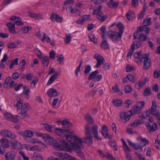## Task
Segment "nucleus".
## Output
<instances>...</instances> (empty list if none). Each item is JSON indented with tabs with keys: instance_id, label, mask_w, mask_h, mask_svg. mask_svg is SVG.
Wrapping results in <instances>:
<instances>
[{
	"instance_id": "22",
	"label": "nucleus",
	"mask_w": 160,
	"mask_h": 160,
	"mask_svg": "<svg viewBox=\"0 0 160 160\" xmlns=\"http://www.w3.org/2000/svg\"><path fill=\"white\" fill-rule=\"evenodd\" d=\"M147 7L146 3H144L143 6V10L141 11L138 14V19H142L144 16V13L147 10Z\"/></svg>"
},
{
	"instance_id": "13",
	"label": "nucleus",
	"mask_w": 160,
	"mask_h": 160,
	"mask_svg": "<svg viewBox=\"0 0 160 160\" xmlns=\"http://www.w3.org/2000/svg\"><path fill=\"white\" fill-rule=\"evenodd\" d=\"M108 127L105 125H103L102 127L101 133L104 137L105 138H108L111 139V136L109 135L108 133Z\"/></svg>"
},
{
	"instance_id": "6",
	"label": "nucleus",
	"mask_w": 160,
	"mask_h": 160,
	"mask_svg": "<svg viewBox=\"0 0 160 160\" xmlns=\"http://www.w3.org/2000/svg\"><path fill=\"white\" fill-rule=\"evenodd\" d=\"M58 156L60 158L61 160H65L66 158L68 160H73L74 157L70 155L67 153L65 152L63 153L60 152L58 154ZM48 160H59L58 158H53L52 157L49 158Z\"/></svg>"
},
{
	"instance_id": "19",
	"label": "nucleus",
	"mask_w": 160,
	"mask_h": 160,
	"mask_svg": "<svg viewBox=\"0 0 160 160\" xmlns=\"http://www.w3.org/2000/svg\"><path fill=\"white\" fill-rule=\"evenodd\" d=\"M60 123L62 124V127L64 128H68L71 127L72 124L67 119H65L61 121Z\"/></svg>"
},
{
	"instance_id": "62",
	"label": "nucleus",
	"mask_w": 160,
	"mask_h": 160,
	"mask_svg": "<svg viewBox=\"0 0 160 160\" xmlns=\"http://www.w3.org/2000/svg\"><path fill=\"white\" fill-rule=\"evenodd\" d=\"M7 47L10 49H13L17 48L16 44L14 42L9 43L8 44Z\"/></svg>"
},
{
	"instance_id": "18",
	"label": "nucleus",
	"mask_w": 160,
	"mask_h": 160,
	"mask_svg": "<svg viewBox=\"0 0 160 160\" xmlns=\"http://www.w3.org/2000/svg\"><path fill=\"white\" fill-rule=\"evenodd\" d=\"M84 118L87 122H88L90 125L94 123V119L88 113L84 115Z\"/></svg>"
},
{
	"instance_id": "50",
	"label": "nucleus",
	"mask_w": 160,
	"mask_h": 160,
	"mask_svg": "<svg viewBox=\"0 0 160 160\" xmlns=\"http://www.w3.org/2000/svg\"><path fill=\"white\" fill-rule=\"evenodd\" d=\"M21 30L23 33H27L28 31L32 29V27L30 26H27L24 27H22L21 28Z\"/></svg>"
},
{
	"instance_id": "24",
	"label": "nucleus",
	"mask_w": 160,
	"mask_h": 160,
	"mask_svg": "<svg viewBox=\"0 0 160 160\" xmlns=\"http://www.w3.org/2000/svg\"><path fill=\"white\" fill-rule=\"evenodd\" d=\"M30 92V90L26 86H24L23 87V93L25 95V97L27 99H29L30 98L29 92Z\"/></svg>"
},
{
	"instance_id": "4",
	"label": "nucleus",
	"mask_w": 160,
	"mask_h": 160,
	"mask_svg": "<svg viewBox=\"0 0 160 160\" xmlns=\"http://www.w3.org/2000/svg\"><path fill=\"white\" fill-rule=\"evenodd\" d=\"M122 34L123 31L122 30L120 31V32L112 31H109L108 32V35L109 38L115 43H118V41L121 39Z\"/></svg>"
},
{
	"instance_id": "51",
	"label": "nucleus",
	"mask_w": 160,
	"mask_h": 160,
	"mask_svg": "<svg viewBox=\"0 0 160 160\" xmlns=\"http://www.w3.org/2000/svg\"><path fill=\"white\" fill-rule=\"evenodd\" d=\"M89 38L90 40L94 43H97V39L95 37L93 34H91L88 35Z\"/></svg>"
},
{
	"instance_id": "48",
	"label": "nucleus",
	"mask_w": 160,
	"mask_h": 160,
	"mask_svg": "<svg viewBox=\"0 0 160 160\" xmlns=\"http://www.w3.org/2000/svg\"><path fill=\"white\" fill-rule=\"evenodd\" d=\"M17 117H18L21 119H22L28 117V114L26 112H22L20 113Z\"/></svg>"
},
{
	"instance_id": "49",
	"label": "nucleus",
	"mask_w": 160,
	"mask_h": 160,
	"mask_svg": "<svg viewBox=\"0 0 160 160\" xmlns=\"http://www.w3.org/2000/svg\"><path fill=\"white\" fill-rule=\"evenodd\" d=\"M122 103V102L120 100H113V104L117 107L120 106L121 105Z\"/></svg>"
},
{
	"instance_id": "29",
	"label": "nucleus",
	"mask_w": 160,
	"mask_h": 160,
	"mask_svg": "<svg viewBox=\"0 0 160 160\" xmlns=\"http://www.w3.org/2000/svg\"><path fill=\"white\" fill-rule=\"evenodd\" d=\"M58 59L57 61L60 64L62 65L64 63V58L62 54L58 55L57 56Z\"/></svg>"
},
{
	"instance_id": "37",
	"label": "nucleus",
	"mask_w": 160,
	"mask_h": 160,
	"mask_svg": "<svg viewBox=\"0 0 160 160\" xmlns=\"http://www.w3.org/2000/svg\"><path fill=\"white\" fill-rule=\"evenodd\" d=\"M44 128L48 131L52 132L53 127L51 126L49 124L47 123H44L43 124Z\"/></svg>"
},
{
	"instance_id": "5",
	"label": "nucleus",
	"mask_w": 160,
	"mask_h": 160,
	"mask_svg": "<svg viewBox=\"0 0 160 160\" xmlns=\"http://www.w3.org/2000/svg\"><path fill=\"white\" fill-rule=\"evenodd\" d=\"M159 112L157 110V105L155 101L152 102V105L151 109H149L145 112V114H143L139 116L141 118L145 119L148 117L151 114L154 116L158 114Z\"/></svg>"
},
{
	"instance_id": "46",
	"label": "nucleus",
	"mask_w": 160,
	"mask_h": 160,
	"mask_svg": "<svg viewBox=\"0 0 160 160\" xmlns=\"http://www.w3.org/2000/svg\"><path fill=\"white\" fill-rule=\"evenodd\" d=\"M151 94V89L149 88H147L144 89L143 93V95L144 96L150 95Z\"/></svg>"
},
{
	"instance_id": "64",
	"label": "nucleus",
	"mask_w": 160,
	"mask_h": 160,
	"mask_svg": "<svg viewBox=\"0 0 160 160\" xmlns=\"http://www.w3.org/2000/svg\"><path fill=\"white\" fill-rule=\"evenodd\" d=\"M133 129L130 126L128 125L126 129V131L127 133L130 134H133L132 129Z\"/></svg>"
},
{
	"instance_id": "47",
	"label": "nucleus",
	"mask_w": 160,
	"mask_h": 160,
	"mask_svg": "<svg viewBox=\"0 0 160 160\" xmlns=\"http://www.w3.org/2000/svg\"><path fill=\"white\" fill-rule=\"evenodd\" d=\"M126 71L127 72H129L131 71H133L136 69L133 66H129L127 65L126 66Z\"/></svg>"
},
{
	"instance_id": "35",
	"label": "nucleus",
	"mask_w": 160,
	"mask_h": 160,
	"mask_svg": "<svg viewBox=\"0 0 160 160\" xmlns=\"http://www.w3.org/2000/svg\"><path fill=\"white\" fill-rule=\"evenodd\" d=\"M30 105L28 103H25L23 104L21 109L22 112H27L29 109Z\"/></svg>"
},
{
	"instance_id": "56",
	"label": "nucleus",
	"mask_w": 160,
	"mask_h": 160,
	"mask_svg": "<svg viewBox=\"0 0 160 160\" xmlns=\"http://www.w3.org/2000/svg\"><path fill=\"white\" fill-rule=\"evenodd\" d=\"M124 90L126 93H129L132 91V89L130 86L127 85L125 87Z\"/></svg>"
},
{
	"instance_id": "1",
	"label": "nucleus",
	"mask_w": 160,
	"mask_h": 160,
	"mask_svg": "<svg viewBox=\"0 0 160 160\" xmlns=\"http://www.w3.org/2000/svg\"><path fill=\"white\" fill-rule=\"evenodd\" d=\"M85 134L86 137L83 139L80 138L78 136L76 137L75 142L72 141L71 143L73 149L76 151L78 153V155L82 159L85 160V158L83 152L81 151V148L83 143H85L90 145L92 144V136L90 132L89 126L87 125L85 126Z\"/></svg>"
},
{
	"instance_id": "31",
	"label": "nucleus",
	"mask_w": 160,
	"mask_h": 160,
	"mask_svg": "<svg viewBox=\"0 0 160 160\" xmlns=\"http://www.w3.org/2000/svg\"><path fill=\"white\" fill-rule=\"evenodd\" d=\"M140 42L139 41H136L133 43L131 46V48L135 50L136 49H138L140 47Z\"/></svg>"
},
{
	"instance_id": "28",
	"label": "nucleus",
	"mask_w": 160,
	"mask_h": 160,
	"mask_svg": "<svg viewBox=\"0 0 160 160\" xmlns=\"http://www.w3.org/2000/svg\"><path fill=\"white\" fill-rule=\"evenodd\" d=\"M42 138L45 141H47L49 143H50L51 141L52 140L53 138L50 136L48 134H44V135H42Z\"/></svg>"
},
{
	"instance_id": "41",
	"label": "nucleus",
	"mask_w": 160,
	"mask_h": 160,
	"mask_svg": "<svg viewBox=\"0 0 160 160\" xmlns=\"http://www.w3.org/2000/svg\"><path fill=\"white\" fill-rule=\"evenodd\" d=\"M29 15L30 16L37 19H39L41 18V15H40L33 12H30Z\"/></svg>"
},
{
	"instance_id": "40",
	"label": "nucleus",
	"mask_w": 160,
	"mask_h": 160,
	"mask_svg": "<svg viewBox=\"0 0 160 160\" xmlns=\"http://www.w3.org/2000/svg\"><path fill=\"white\" fill-rule=\"evenodd\" d=\"M106 27L105 26L102 27L100 29L101 30V34L103 39L105 38V33H106Z\"/></svg>"
},
{
	"instance_id": "2",
	"label": "nucleus",
	"mask_w": 160,
	"mask_h": 160,
	"mask_svg": "<svg viewBox=\"0 0 160 160\" xmlns=\"http://www.w3.org/2000/svg\"><path fill=\"white\" fill-rule=\"evenodd\" d=\"M55 133L56 134L61 137L65 136L66 139L70 143L72 141L75 142L76 137H78L75 135H72L68 130H63L59 128H56Z\"/></svg>"
},
{
	"instance_id": "38",
	"label": "nucleus",
	"mask_w": 160,
	"mask_h": 160,
	"mask_svg": "<svg viewBox=\"0 0 160 160\" xmlns=\"http://www.w3.org/2000/svg\"><path fill=\"white\" fill-rule=\"evenodd\" d=\"M66 37L64 38V40L65 44L69 43L71 40V34L68 33L66 35Z\"/></svg>"
},
{
	"instance_id": "57",
	"label": "nucleus",
	"mask_w": 160,
	"mask_h": 160,
	"mask_svg": "<svg viewBox=\"0 0 160 160\" xmlns=\"http://www.w3.org/2000/svg\"><path fill=\"white\" fill-rule=\"evenodd\" d=\"M38 82V80L37 77L34 78V80L30 83V86L31 88H33L34 87L36 83Z\"/></svg>"
},
{
	"instance_id": "8",
	"label": "nucleus",
	"mask_w": 160,
	"mask_h": 160,
	"mask_svg": "<svg viewBox=\"0 0 160 160\" xmlns=\"http://www.w3.org/2000/svg\"><path fill=\"white\" fill-rule=\"evenodd\" d=\"M89 125V129L90 132L92 134V132L93 133L94 137L97 140H101L102 138L98 137V126L97 125H93L92 127H91L89 124H87L85 126H85L87 125Z\"/></svg>"
},
{
	"instance_id": "20",
	"label": "nucleus",
	"mask_w": 160,
	"mask_h": 160,
	"mask_svg": "<svg viewBox=\"0 0 160 160\" xmlns=\"http://www.w3.org/2000/svg\"><path fill=\"white\" fill-rule=\"evenodd\" d=\"M145 125L147 129L151 131H155L157 129V126L156 123H153L152 125L149 123H146Z\"/></svg>"
},
{
	"instance_id": "33",
	"label": "nucleus",
	"mask_w": 160,
	"mask_h": 160,
	"mask_svg": "<svg viewBox=\"0 0 160 160\" xmlns=\"http://www.w3.org/2000/svg\"><path fill=\"white\" fill-rule=\"evenodd\" d=\"M139 39L141 41H147L148 39L149 40L150 38H148L145 34H139Z\"/></svg>"
},
{
	"instance_id": "9",
	"label": "nucleus",
	"mask_w": 160,
	"mask_h": 160,
	"mask_svg": "<svg viewBox=\"0 0 160 160\" xmlns=\"http://www.w3.org/2000/svg\"><path fill=\"white\" fill-rule=\"evenodd\" d=\"M97 61V63L95 66L96 68H98L103 65L105 62V59L100 54H96L93 56Z\"/></svg>"
},
{
	"instance_id": "11",
	"label": "nucleus",
	"mask_w": 160,
	"mask_h": 160,
	"mask_svg": "<svg viewBox=\"0 0 160 160\" xmlns=\"http://www.w3.org/2000/svg\"><path fill=\"white\" fill-rule=\"evenodd\" d=\"M145 54H143L141 52H136L134 54L135 58V61L138 64H140L143 61V58Z\"/></svg>"
},
{
	"instance_id": "36",
	"label": "nucleus",
	"mask_w": 160,
	"mask_h": 160,
	"mask_svg": "<svg viewBox=\"0 0 160 160\" xmlns=\"http://www.w3.org/2000/svg\"><path fill=\"white\" fill-rule=\"evenodd\" d=\"M127 78L129 81L134 83L135 82L136 78L134 76L131 74H127Z\"/></svg>"
},
{
	"instance_id": "23",
	"label": "nucleus",
	"mask_w": 160,
	"mask_h": 160,
	"mask_svg": "<svg viewBox=\"0 0 160 160\" xmlns=\"http://www.w3.org/2000/svg\"><path fill=\"white\" fill-rule=\"evenodd\" d=\"M113 0H106L108 2L107 4L111 8H114L118 7V3L117 2H114Z\"/></svg>"
},
{
	"instance_id": "26",
	"label": "nucleus",
	"mask_w": 160,
	"mask_h": 160,
	"mask_svg": "<svg viewBox=\"0 0 160 160\" xmlns=\"http://www.w3.org/2000/svg\"><path fill=\"white\" fill-rule=\"evenodd\" d=\"M49 144L53 146L54 147L60 149V147L61 146V144H60L57 142L53 138L50 142Z\"/></svg>"
},
{
	"instance_id": "27",
	"label": "nucleus",
	"mask_w": 160,
	"mask_h": 160,
	"mask_svg": "<svg viewBox=\"0 0 160 160\" xmlns=\"http://www.w3.org/2000/svg\"><path fill=\"white\" fill-rule=\"evenodd\" d=\"M49 62V58L48 56H44L42 58V63L46 67H48Z\"/></svg>"
},
{
	"instance_id": "12",
	"label": "nucleus",
	"mask_w": 160,
	"mask_h": 160,
	"mask_svg": "<svg viewBox=\"0 0 160 160\" xmlns=\"http://www.w3.org/2000/svg\"><path fill=\"white\" fill-rule=\"evenodd\" d=\"M61 146L60 147V149L71 152L72 149L71 147L64 141H62Z\"/></svg>"
},
{
	"instance_id": "60",
	"label": "nucleus",
	"mask_w": 160,
	"mask_h": 160,
	"mask_svg": "<svg viewBox=\"0 0 160 160\" xmlns=\"http://www.w3.org/2000/svg\"><path fill=\"white\" fill-rule=\"evenodd\" d=\"M33 77V74L32 73H28L26 76V78L27 80H32Z\"/></svg>"
},
{
	"instance_id": "39",
	"label": "nucleus",
	"mask_w": 160,
	"mask_h": 160,
	"mask_svg": "<svg viewBox=\"0 0 160 160\" xmlns=\"http://www.w3.org/2000/svg\"><path fill=\"white\" fill-rule=\"evenodd\" d=\"M33 132L30 130H26L25 131V139L28 137H31L33 136Z\"/></svg>"
},
{
	"instance_id": "61",
	"label": "nucleus",
	"mask_w": 160,
	"mask_h": 160,
	"mask_svg": "<svg viewBox=\"0 0 160 160\" xmlns=\"http://www.w3.org/2000/svg\"><path fill=\"white\" fill-rule=\"evenodd\" d=\"M7 27L9 30L11 29H14L15 28V24L11 22H8L7 24Z\"/></svg>"
},
{
	"instance_id": "42",
	"label": "nucleus",
	"mask_w": 160,
	"mask_h": 160,
	"mask_svg": "<svg viewBox=\"0 0 160 160\" xmlns=\"http://www.w3.org/2000/svg\"><path fill=\"white\" fill-rule=\"evenodd\" d=\"M101 46L104 49H107L109 48V44L107 41L104 40L101 43Z\"/></svg>"
},
{
	"instance_id": "55",
	"label": "nucleus",
	"mask_w": 160,
	"mask_h": 160,
	"mask_svg": "<svg viewBox=\"0 0 160 160\" xmlns=\"http://www.w3.org/2000/svg\"><path fill=\"white\" fill-rule=\"evenodd\" d=\"M41 40L42 42L46 41L48 42H49L50 41V38L48 37H46L45 33H43V35L42 36V38Z\"/></svg>"
},
{
	"instance_id": "34",
	"label": "nucleus",
	"mask_w": 160,
	"mask_h": 160,
	"mask_svg": "<svg viewBox=\"0 0 160 160\" xmlns=\"http://www.w3.org/2000/svg\"><path fill=\"white\" fill-rule=\"evenodd\" d=\"M138 140H140L142 142L144 143L143 145H142V147L145 146L147 144L149 143V141L145 138H142L141 137H138L137 138Z\"/></svg>"
},
{
	"instance_id": "21",
	"label": "nucleus",
	"mask_w": 160,
	"mask_h": 160,
	"mask_svg": "<svg viewBox=\"0 0 160 160\" xmlns=\"http://www.w3.org/2000/svg\"><path fill=\"white\" fill-rule=\"evenodd\" d=\"M1 144L4 148H8L9 147L8 140L6 138H3L0 140Z\"/></svg>"
},
{
	"instance_id": "3",
	"label": "nucleus",
	"mask_w": 160,
	"mask_h": 160,
	"mask_svg": "<svg viewBox=\"0 0 160 160\" xmlns=\"http://www.w3.org/2000/svg\"><path fill=\"white\" fill-rule=\"evenodd\" d=\"M102 6L99 5L94 10L92 15H97L96 18L100 21L104 22L107 20L108 17L107 15H104L103 13L102 12Z\"/></svg>"
},
{
	"instance_id": "58",
	"label": "nucleus",
	"mask_w": 160,
	"mask_h": 160,
	"mask_svg": "<svg viewBox=\"0 0 160 160\" xmlns=\"http://www.w3.org/2000/svg\"><path fill=\"white\" fill-rule=\"evenodd\" d=\"M112 90L115 92H118L120 91V90L117 84H115L112 87Z\"/></svg>"
},
{
	"instance_id": "15",
	"label": "nucleus",
	"mask_w": 160,
	"mask_h": 160,
	"mask_svg": "<svg viewBox=\"0 0 160 160\" xmlns=\"http://www.w3.org/2000/svg\"><path fill=\"white\" fill-rule=\"evenodd\" d=\"M12 148L15 150H20L23 148L22 145L17 141L15 140L11 142Z\"/></svg>"
},
{
	"instance_id": "43",
	"label": "nucleus",
	"mask_w": 160,
	"mask_h": 160,
	"mask_svg": "<svg viewBox=\"0 0 160 160\" xmlns=\"http://www.w3.org/2000/svg\"><path fill=\"white\" fill-rule=\"evenodd\" d=\"M22 103V100L20 98H19L18 100V101L17 104L16 105L17 109L18 110L20 109L22 107V105H23Z\"/></svg>"
},
{
	"instance_id": "52",
	"label": "nucleus",
	"mask_w": 160,
	"mask_h": 160,
	"mask_svg": "<svg viewBox=\"0 0 160 160\" xmlns=\"http://www.w3.org/2000/svg\"><path fill=\"white\" fill-rule=\"evenodd\" d=\"M83 62V61L81 60L80 61V63L79 65L78 66V67L76 68V69L75 71V75L76 76L78 77V72H79L80 71V68L81 67L82 63Z\"/></svg>"
},
{
	"instance_id": "10",
	"label": "nucleus",
	"mask_w": 160,
	"mask_h": 160,
	"mask_svg": "<svg viewBox=\"0 0 160 160\" xmlns=\"http://www.w3.org/2000/svg\"><path fill=\"white\" fill-rule=\"evenodd\" d=\"M144 60L143 62V68L145 69H147L149 68L151 64V62L150 59L148 57V55L147 54H145L143 58V60Z\"/></svg>"
},
{
	"instance_id": "63",
	"label": "nucleus",
	"mask_w": 160,
	"mask_h": 160,
	"mask_svg": "<svg viewBox=\"0 0 160 160\" xmlns=\"http://www.w3.org/2000/svg\"><path fill=\"white\" fill-rule=\"evenodd\" d=\"M9 130H3L1 131L0 133L1 135L4 137H7L8 135Z\"/></svg>"
},
{
	"instance_id": "45",
	"label": "nucleus",
	"mask_w": 160,
	"mask_h": 160,
	"mask_svg": "<svg viewBox=\"0 0 160 160\" xmlns=\"http://www.w3.org/2000/svg\"><path fill=\"white\" fill-rule=\"evenodd\" d=\"M91 69V68L90 65H88L85 67L84 70V73L86 75H87L88 74Z\"/></svg>"
},
{
	"instance_id": "53",
	"label": "nucleus",
	"mask_w": 160,
	"mask_h": 160,
	"mask_svg": "<svg viewBox=\"0 0 160 160\" xmlns=\"http://www.w3.org/2000/svg\"><path fill=\"white\" fill-rule=\"evenodd\" d=\"M22 19L20 17L18 18L17 20L15 21L16 24L18 26H22L24 24L23 22H22Z\"/></svg>"
},
{
	"instance_id": "17",
	"label": "nucleus",
	"mask_w": 160,
	"mask_h": 160,
	"mask_svg": "<svg viewBox=\"0 0 160 160\" xmlns=\"http://www.w3.org/2000/svg\"><path fill=\"white\" fill-rule=\"evenodd\" d=\"M16 157V155L13 152H9L5 155L4 158L6 160H14Z\"/></svg>"
},
{
	"instance_id": "44",
	"label": "nucleus",
	"mask_w": 160,
	"mask_h": 160,
	"mask_svg": "<svg viewBox=\"0 0 160 160\" xmlns=\"http://www.w3.org/2000/svg\"><path fill=\"white\" fill-rule=\"evenodd\" d=\"M143 27L150 25L151 24V18H149L146 19H144L143 22Z\"/></svg>"
},
{
	"instance_id": "7",
	"label": "nucleus",
	"mask_w": 160,
	"mask_h": 160,
	"mask_svg": "<svg viewBox=\"0 0 160 160\" xmlns=\"http://www.w3.org/2000/svg\"><path fill=\"white\" fill-rule=\"evenodd\" d=\"M133 115H134L133 113L131 110H130L128 112H121L120 116L122 122L123 123H125L129 120L131 117Z\"/></svg>"
},
{
	"instance_id": "32",
	"label": "nucleus",
	"mask_w": 160,
	"mask_h": 160,
	"mask_svg": "<svg viewBox=\"0 0 160 160\" xmlns=\"http://www.w3.org/2000/svg\"><path fill=\"white\" fill-rule=\"evenodd\" d=\"M98 72V70L92 72L89 75L88 78V79L89 80H91L92 79L93 80L96 75L97 74Z\"/></svg>"
},
{
	"instance_id": "54",
	"label": "nucleus",
	"mask_w": 160,
	"mask_h": 160,
	"mask_svg": "<svg viewBox=\"0 0 160 160\" xmlns=\"http://www.w3.org/2000/svg\"><path fill=\"white\" fill-rule=\"evenodd\" d=\"M133 109L134 112L135 113L138 114H140L141 112V109L139 107H138V106H134L133 107Z\"/></svg>"
},
{
	"instance_id": "14",
	"label": "nucleus",
	"mask_w": 160,
	"mask_h": 160,
	"mask_svg": "<svg viewBox=\"0 0 160 160\" xmlns=\"http://www.w3.org/2000/svg\"><path fill=\"white\" fill-rule=\"evenodd\" d=\"M50 19L52 21H54V19L56 21L59 22H61L62 21V18L56 13H52Z\"/></svg>"
},
{
	"instance_id": "30",
	"label": "nucleus",
	"mask_w": 160,
	"mask_h": 160,
	"mask_svg": "<svg viewBox=\"0 0 160 160\" xmlns=\"http://www.w3.org/2000/svg\"><path fill=\"white\" fill-rule=\"evenodd\" d=\"M147 81L144 82L143 81H140L135 84V87L138 89H140L146 83Z\"/></svg>"
},
{
	"instance_id": "59",
	"label": "nucleus",
	"mask_w": 160,
	"mask_h": 160,
	"mask_svg": "<svg viewBox=\"0 0 160 160\" xmlns=\"http://www.w3.org/2000/svg\"><path fill=\"white\" fill-rule=\"evenodd\" d=\"M54 76L52 75L50 77V78L48 82L47 83V85H50L57 78H55V77H54Z\"/></svg>"
},
{
	"instance_id": "25",
	"label": "nucleus",
	"mask_w": 160,
	"mask_h": 160,
	"mask_svg": "<svg viewBox=\"0 0 160 160\" xmlns=\"http://www.w3.org/2000/svg\"><path fill=\"white\" fill-rule=\"evenodd\" d=\"M127 18L129 20H132L135 18V14L131 11H129L126 15Z\"/></svg>"
},
{
	"instance_id": "16",
	"label": "nucleus",
	"mask_w": 160,
	"mask_h": 160,
	"mask_svg": "<svg viewBox=\"0 0 160 160\" xmlns=\"http://www.w3.org/2000/svg\"><path fill=\"white\" fill-rule=\"evenodd\" d=\"M47 95L49 97H56L58 96L56 90L53 88L49 89L47 92Z\"/></svg>"
}]
</instances>
